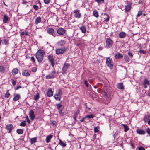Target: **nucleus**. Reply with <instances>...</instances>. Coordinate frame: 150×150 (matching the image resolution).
Masks as SVG:
<instances>
[{"label": "nucleus", "instance_id": "nucleus-1", "mask_svg": "<svg viewBox=\"0 0 150 150\" xmlns=\"http://www.w3.org/2000/svg\"><path fill=\"white\" fill-rule=\"evenodd\" d=\"M44 51L41 50H39L35 54L36 57L39 62H41L43 60Z\"/></svg>", "mask_w": 150, "mask_h": 150}, {"label": "nucleus", "instance_id": "nucleus-2", "mask_svg": "<svg viewBox=\"0 0 150 150\" xmlns=\"http://www.w3.org/2000/svg\"><path fill=\"white\" fill-rule=\"evenodd\" d=\"M106 64L107 67L112 69L113 67V62L112 59L110 57L106 58Z\"/></svg>", "mask_w": 150, "mask_h": 150}, {"label": "nucleus", "instance_id": "nucleus-3", "mask_svg": "<svg viewBox=\"0 0 150 150\" xmlns=\"http://www.w3.org/2000/svg\"><path fill=\"white\" fill-rule=\"evenodd\" d=\"M74 16L75 18L79 19L81 18V14L80 11L79 10H75L74 11Z\"/></svg>", "mask_w": 150, "mask_h": 150}, {"label": "nucleus", "instance_id": "nucleus-4", "mask_svg": "<svg viewBox=\"0 0 150 150\" xmlns=\"http://www.w3.org/2000/svg\"><path fill=\"white\" fill-rule=\"evenodd\" d=\"M48 59L49 61L51 63V64L52 67H54L55 63L54 62V59L52 56L49 55L48 56Z\"/></svg>", "mask_w": 150, "mask_h": 150}, {"label": "nucleus", "instance_id": "nucleus-5", "mask_svg": "<svg viewBox=\"0 0 150 150\" xmlns=\"http://www.w3.org/2000/svg\"><path fill=\"white\" fill-rule=\"evenodd\" d=\"M112 41L110 39V38H108L106 40V47H111L112 46Z\"/></svg>", "mask_w": 150, "mask_h": 150}, {"label": "nucleus", "instance_id": "nucleus-6", "mask_svg": "<svg viewBox=\"0 0 150 150\" xmlns=\"http://www.w3.org/2000/svg\"><path fill=\"white\" fill-rule=\"evenodd\" d=\"M56 71L54 69L52 72L51 74H48L45 76L47 79H50L52 78H54L55 77V74H56Z\"/></svg>", "mask_w": 150, "mask_h": 150}, {"label": "nucleus", "instance_id": "nucleus-7", "mask_svg": "<svg viewBox=\"0 0 150 150\" xmlns=\"http://www.w3.org/2000/svg\"><path fill=\"white\" fill-rule=\"evenodd\" d=\"M143 120L145 123H147L149 125H150V116L147 115L144 116L143 118Z\"/></svg>", "mask_w": 150, "mask_h": 150}, {"label": "nucleus", "instance_id": "nucleus-8", "mask_svg": "<svg viewBox=\"0 0 150 150\" xmlns=\"http://www.w3.org/2000/svg\"><path fill=\"white\" fill-rule=\"evenodd\" d=\"M132 3H128L127 5L125 6V10L126 12H128L130 11L131 9Z\"/></svg>", "mask_w": 150, "mask_h": 150}, {"label": "nucleus", "instance_id": "nucleus-9", "mask_svg": "<svg viewBox=\"0 0 150 150\" xmlns=\"http://www.w3.org/2000/svg\"><path fill=\"white\" fill-rule=\"evenodd\" d=\"M66 30L63 28H60L57 30V33L59 35H63L65 34Z\"/></svg>", "mask_w": 150, "mask_h": 150}, {"label": "nucleus", "instance_id": "nucleus-10", "mask_svg": "<svg viewBox=\"0 0 150 150\" xmlns=\"http://www.w3.org/2000/svg\"><path fill=\"white\" fill-rule=\"evenodd\" d=\"M29 115L30 117L31 120L32 121H33L35 118V115L34 113V112L32 110L30 111L29 113Z\"/></svg>", "mask_w": 150, "mask_h": 150}, {"label": "nucleus", "instance_id": "nucleus-11", "mask_svg": "<svg viewBox=\"0 0 150 150\" xmlns=\"http://www.w3.org/2000/svg\"><path fill=\"white\" fill-rule=\"evenodd\" d=\"M13 127V126L12 124H8L6 127V128L7 130H8V132L9 133L11 132Z\"/></svg>", "mask_w": 150, "mask_h": 150}, {"label": "nucleus", "instance_id": "nucleus-12", "mask_svg": "<svg viewBox=\"0 0 150 150\" xmlns=\"http://www.w3.org/2000/svg\"><path fill=\"white\" fill-rule=\"evenodd\" d=\"M65 51V50L64 49L58 48L56 50V53L57 54H61L63 53Z\"/></svg>", "mask_w": 150, "mask_h": 150}, {"label": "nucleus", "instance_id": "nucleus-13", "mask_svg": "<svg viewBox=\"0 0 150 150\" xmlns=\"http://www.w3.org/2000/svg\"><path fill=\"white\" fill-rule=\"evenodd\" d=\"M68 64H64L63 67L61 72L63 74H65L66 73V71L68 69Z\"/></svg>", "mask_w": 150, "mask_h": 150}, {"label": "nucleus", "instance_id": "nucleus-14", "mask_svg": "<svg viewBox=\"0 0 150 150\" xmlns=\"http://www.w3.org/2000/svg\"><path fill=\"white\" fill-rule=\"evenodd\" d=\"M31 71L28 70H24L23 71L22 74L25 76H29L30 74Z\"/></svg>", "mask_w": 150, "mask_h": 150}, {"label": "nucleus", "instance_id": "nucleus-15", "mask_svg": "<svg viewBox=\"0 0 150 150\" xmlns=\"http://www.w3.org/2000/svg\"><path fill=\"white\" fill-rule=\"evenodd\" d=\"M150 83L148 80L146 79H145L143 83V85L144 87L145 88H146L147 87V86L149 85Z\"/></svg>", "mask_w": 150, "mask_h": 150}, {"label": "nucleus", "instance_id": "nucleus-16", "mask_svg": "<svg viewBox=\"0 0 150 150\" xmlns=\"http://www.w3.org/2000/svg\"><path fill=\"white\" fill-rule=\"evenodd\" d=\"M53 92L52 91L51 88H48V91L47 93V96L49 97H50L53 95Z\"/></svg>", "mask_w": 150, "mask_h": 150}, {"label": "nucleus", "instance_id": "nucleus-17", "mask_svg": "<svg viewBox=\"0 0 150 150\" xmlns=\"http://www.w3.org/2000/svg\"><path fill=\"white\" fill-rule=\"evenodd\" d=\"M136 132L139 135H144L146 133L145 130L142 129H138L137 130Z\"/></svg>", "mask_w": 150, "mask_h": 150}, {"label": "nucleus", "instance_id": "nucleus-18", "mask_svg": "<svg viewBox=\"0 0 150 150\" xmlns=\"http://www.w3.org/2000/svg\"><path fill=\"white\" fill-rule=\"evenodd\" d=\"M54 32V30L52 28H48L47 30V32L48 33L50 34H53Z\"/></svg>", "mask_w": 150, "mask_h": 150}, {"label": "nucleus", "instance_id": "nucleus-19", "mask_svg": "<svg viewBox=\"0 0 150 150\" xmlns=\"http://www.w3.org/2000/svg\"><path fill=\"white\" fill-rule=\"evenodd\" d=\"M99 92L103 94L104 97H108V94L106 90H100V91Z\"/></svg>", "mask_w": 150, "mask_h": 150}, {"label": "nucleus", "instance_id": "nucleus-20", "mask_svg": "<svg viewBox=\"0 0 150 150\" xmlns=\"http://www.w3.org/2000/svg\"><path fill=\"white\" fill-rule=\"evenodd\" d=\"M115 57L116 59H120L123 57V55L122 54L118 53L115 55Z\"/></svg>", "mask_w": 150, "mask_h": 150}, {"label": "nucleus", "instance_id": "nucleus-21", "mask_svg": "<svg viewBox=\"0 0 150 150\" xmlns=\"http://www.w3.org/2000/svg\"><path fill=\"white\" fill-rule=\"evenodd\" d=\"M79 29L83 33H84L86 32V26L83 25L79 28Z\"/></svg>", "mask_w": 150, "mask_h": 150}, {"label": "nucleus", "instance_id": "nucleus-22", "mask_svg": "<svg viewBox=\"0 0 150 150\" xmlns=\"http://www.w3.org/2000/svg\"><path fill=\"white\" fill-rule=\"evenodd\" d=\"M41 18L40 16L38 17L35 20V23L36 24L40 23L41 21Z\"/></svg>", "mask_w": 150, "mask_h": 150}, {"label": "nucleus", "instance_id": "nucleus-23", "mask_svg": "<svg viewBox=\"0 0 150 150\" xmlns=\"http://www.w3.org/2000/svg\"><path fill=\"white\" fill-rule=\"evenodd\" d=\"M117 87L120 89H124V87L123 86V83L122 82L118 83L117 85Z\"/></svg>", "mask_w": 150, "mask_h": 150}, {"label": "nucleus", "instance_id": "nucleus-24", "mask_svg": "<svg viewBox=\"0 0 150 150\" xmlns=\"http://www.w3.org/2000/svg\"><path fill=\"white\" fill-rule=\"evenodd\" d=\"M8 21V18L6 15L5 14L4 15L3 21L4 23H7Z\"/></svg>", "mask_w": 150, "mask_h": 150}, {"label": "nucleus", "instance_id": "nucleus-25", "mask_svg": "<svg viewBox=\"0 0 150 150\" xmlns=\"http://www.w3.org/2000/svg\"><path fill=\"white\" fill-rule=\"evenodd\" d=\"M53 136L51 134L48 135L46 139V141L47 143L49 142L51 140V139L52 137Z\"/></svg>", "mask_w": 150, "mask_h": 150}, {"label": "nucleus", "instance_id": "nucleus-26", "mask_svg": "<svg viewBox=\"0 0 150 150\" xmlns=\"http://www.w3.org/2000/svg\"><path fill=\"white\" fill-rule=\"evenodd\" d=\"M20 98V96L19 94L16 95L13 98V100L14 101H17Z\"/></svg>", "mask_w": 150, "mask_h": 150}, {"label": "nucleus", "instance_id": "nucleus-27", "mask_svg": "<svg viewBox=\"0 0 150 150\" xmlns=\"http://www.w3.org/2000/svg\"><path fill=\"white\" fill-rule=\"evenodd\" d=\"M93 16L96 17L98 18L99 16L98 13V11L96 10H95L93 11Z\"/></svg>", "mask_w": 150, "mask_h": 150}, {"label": "nucleus", "instance_id": "nucleus-28", "mask_svg": "<svg viewBox=\"0 0 150 150\" xmlns=\"http://www.w3.org/2000/svg\"><path fill=\"white\" fill-rule=\"evenodd\" d=\"M122 125L124 127L125 132H126L129 129V128L127 125L122 124Z\"/></svg>", "mask_w": 150, "mask_h": 150}, {"label": "nucleus", "instance_id": "nucleus-29", "mask_svg": "<svg viewBox=\"0 0 150 150\" xmlns=\"http://www.w3.org/2000/svg\"><path fill=\"white\" fill-rule=\"evenodd\" d=\"M18 69L15 68L13 69L12 71V74L13 75H15L18 74Z\"/></svg>", "mask_w": 150, "mask_h": 150}, {"label": "nucleus", "instance_id": "nucleus-30", "mask_svg": "<svg viewBox=\"0 0 150 150\" xmlns=\"http://www.w3.org/2000/svg\"><path fill=\"white\" fill-rule=\"evenodd\" d=\"M28 34V32L26 31H23L21 32L20 33V35L21 37H22L23 36H26Z\"/></svg>", "mask_w": 150, "mask_h": 150}, {"label": "nucleus", "instance_id": "nucleus-31", "mask_svg": "<svg viewBox=\"0 0 150 150\" xmlns=\"http://www.w3.org/2000/svg\"><path fill=\"white\" fill-rule=\"evenodd\" d=\"M126 34L125 32H122L119 33V36L120 38H124Z\"/></svg>", "mask_w": 150, "mask_h": 150}, {"label": "nucleus", "instance_id": "nucleus-32", "mask_svg": "<svg viewBox=\"0 0 150 150\" xmlns=\"http://www.w3.org/2000/svg\"><path fill=\"white\" fill-rule=\"evenodd\" d=\"M59 144L62 147H65L66 146V143L65 142H63L61 140H59Z\"/></svg>", "mask_w": 150, "mask_h": 150}, {"label": "nucleus", "instance_id": "nucleus-33", "mask_svg": "<svg viewBox=\"0 0 150 150\" xmlns=\"http://www.w3.org/2000/svg\"><path fill=\"white\" fill-rule=\"evenodd\" d=\"M58 43L59 45L62 46L65 44V42L64 40H62L61 41H59Z\"/></svg>", "mask_w": 150, "mask_h": 150}, {"label": "nucleus", "instance_id": "nucleus-34", "mask_svg": "<svg viewBox=\"0 0 150 150\" xmlns=\"http://www.w3.org/2000/svg\"><path fill=\"white\" fill-rule=\"evenodd\" d=\"M40 98V96L39 93H37L34 96L33 99L35 101L38 100Z\"/></svg>", "mask_w": 150, "mask_h": 150}, {"label": "nucleus", "instance_id": "nucleus-35", "mask_svg": "<svg viewBox=\"0 0 150 150\" xmlns=\"http://www.w3.org/2000/svg\"><path fill=\"white\" fill-rule=\"evenodd\" d=\"M37 138L34 137L30 139V142L31 144H33L36 142Z\"/></svg>", "mask_w": 150, "mask_h": 150}, {"label": "nucleus", "instance_id": "nucleus-36", "mask_svg": "<svg viewBox=\"0 0 150 150\" xmlns=\"http://www.w3.org/2000/svg\"><path fill=\"white\" fill-rule=\"evenodd\" d=\"M5 69L2 66H0V72L3 74L4 73Z\"/></svg>", "mask_w": 150, "mask_h": 150}, {"label": "nucleus", "instance_id": "nucleus-37", "mask_svg": "<svg viewBox=\"0 0 150 150\" xmlns=\"http://www.w3.org/2000/svg\"><path fill=\"white\" fill-rule=\"evenodd\" d=\"M104 15L106 17V18H104L105 21L106 22H108L109 21V15L107 14L106 13H104Z\"/></svg>", "mask_w": 150, "mask_h": 150}, {"label": "nucleus", "instance_id": "nucleus-38", "mask_svg": "<svg viewBox=\"0 0 150 150\" xmlns=\"http://www.w3.org/2000/svg\"><path fill=\"white\" fill-rule=\"evenodd\" d=\"M26 125V121H22L20 124L21 126L25 127Z\"/></svg>", "mask_w": 150, "mask_h": 150}, {"label": "nucleus", "instance_id": "nucleus-39", "mask_svg": "<svg viewBox=\"0 0 150 150\" xmlns=\"http://www.w3.org/2000/svg\"><path fill=\"white\" fill-rule=\"evenodd\" d=\"M16 132L19 134H21L23 132V130L21 129H18L16 130Z\"/></svg>", "mask_w": 150, "mask_h": 150}, {"label": "nucleus", "instance_id": "nucleus-40", "mask_svg": "<svg viewBox=\"0 0 150 150\" xmlns=\"http://www.w3.org/2000/svg\"><path fill=\"white\" fill-rule=\"evenodd\" d=\"M124 58L126 62L127 63L129 61V59L127 55H125L124 56Z\"/></svg>", "mask_w": 150, "mask_h": 150}, {"label": "nucleus", "instance_id": "nucleus-41", "mask_svg": "<svg viewBox=\"0 0 150 150\" xmlns=\"http://www.w3.org/2000/svg\"><path fill=\"white\" fill-rule=\"evenodd\" d=\"M94 116L93 114H91L90 115H87L85 116L86 118H88L89 119L93 118L94 117Z\"/></svg>", "mask_w": 150, "mask_h": 150}, {"label": "nucleus", "instance_id": "nucleus-42", "mask_svg": "<svg viewBox=\"0 0 150 150\" xmlns=\"http://www.w3.org/2000/svg\"><path fill=\"white\" fill-rule=\"evenodd\" d=\"M4 43L6 45H8L9 44V40L7 39H4L3 40Z\"/></svg>", "mask_w": 150, "mask_h": 150}, {"label": "nucleus", "instance_id": "nucleus-43", "mask_svg": "<svg viewBox=\"0 0 150 150\" xmlns=\"http://www.w3.org/2000/svg\"><path fill=\"white\" fill-rule=\"evenodd\" d=\"M10 95V94L9 92V90H7V92L4 95V97L6 98H8Z\"/></svg>", "mask_w": 150, "mask_h": 150}, {"label": "nucleus", "instance_id": "nucleus-44", "mask_svg": "<svg viewBox=\"0 0 150 150\" xmlns=\"http://www.w3.org/2000/svg\"><path fill=\"white\" fill-rule=\"evenodd\" d=\"M57 106V108L58 110H60L62 106V105L61 104V103L56 104Z\"/></svg>", "mask_w": 150, "mask_h": 150}, {"label": "nucleus", "instance_id": "nucleus-45", "mask_svg": "<svg viewBox=\"0 0 150 150\" xmlns=\"http://www.w3.org/2000/svg\"><path fill=\"white\" fill-rule=\"evenodd\" d=\"M98 4H102L104 2V0H95Z\"/></svg>", "mask_w": 150, "mask_h": 150}, {"label": "nucleus", "instance_id": "nucleus-46", "mask_svg": "<svg viewBox=\"0 0 150 150\" xmlns=\"http://www.w3.org/2000/svg\"><path fill=\"white\" fill-rule=\"evenodd\" d=\"M84 83L87 87H89V84L87 80H84Z\"/></svg>", "mask_w": 150, "mask_h": 150}, {"label": "nucleus", "instance_id": "nucleus-47", "mask_svg": "<svg viewBox=\"0 0 150 150\" xmlns=\"http://www.w3.org/2000/svg\"><path fill=\"white\" fill-rule=\"evenodd\" d=\"M148 134L150 137V129L149 127H147L146 130Z\"/></svg>", "mask_w": 150, "mask_h": 150}, {"label": "nucleus", "instance_id": "nucleus-48", "mask_svg": "<svg viewBox=\"0 0 150 150\" xmlns=\"http://www.w3.org/2000/svg\"><path fill=\"white\" fill-rule=\"evenodd\" d=\"M33 7V8L36 11H37L38 9V6L36 5H34Z\"/></svg>", "mask_w": 150, "mask_h": 150}, {"label": "nucleus", "instance_id": "nucleus-49", "mask_svg": "<svg viewBox=\"0 0 150 150\" xmlns=\"http://www.w3.org/2000/svg\"><path fill=\"white\" fill-rule=\"evenodd\" d=\"M142 11H139L138 12V13L137 15V17H139L140 16H141L142 15Z\"/></svg>", "mask_w": 150, "mask_h": 150}, {"label": "nucleus", "instance_id": "nucleus-50", "mask_svg": "<svg viewBox=\"0 0 150 150\" xmlns=\"http://www.w3.org/2000/svg\"><path fill=\"white\" fill-rule=\"evenodd\" d=\"M59 110V113L60 115L62 116H63L64 115V112H63V110L62 109H60Z\"/></svg>", "mask_w": 150, "mask_h": 150}, {"label": "nucleus", "instance_id": "nucleus-51", "mask_svg": "<svg viewBox=\"0 0 150 150\" xmlns=\"http://www.w3.org/2000/svg\"><path fill=\"white\" fill-rule=\"evenodd\" d=\"M37 70V68L36 67H33L32 69V71L33 72H35Z\"/></svg>", "mask_w": 150, "mask_h": 150}, {"label": "nucleus", "instance_id": "nucleus-52", "mask_svg": "<svg viewBox=\"0 0 150 150\" xmlns=\"http://www.w3.org/2000/svg\"><path fill=\"white\" fill-rule=\"evenodd\" d=\"M11 80L12 81V83L13 85V86H15L16 84V81L13 79H11Z\"/></svg>", "mask_w": 150, "mask_h": 150}, {"label": "nucleus", "instance_id": "nucleus-53", "mask_svg": "<svg viewBox=\"0 0 150 150\" xmlns=\"http://www.w3.org/2000/svg\"><path fill=\"white\" fill-rule=\"evenodd\" d=\"M62 92L61 89H59L58 91V94L57 95H62Z\"/></svg>", "mask_w": 150, "mask_h": 150}, {"label": "nucleus", "instance_id": "nucleus-54", "mask_svg": "<svg viewBox=\"0 0 150 150\" xmlns=\"http://www.w3.org/2000/svg\"><path fill=\"white\" fill-rule=\"evenodd\" d=\"M99 130L97 127H95L94 128V131L95 133L98 132Z\"/></svg>", "mask_w": 150, "mask_h": 150}, {"label": "nucleus", "instance_id": "nucleus-55", "mask_svg": "<svg viewBox=\"0 0 150 150\" xmlns=\"http://www.w3.org/2000/svg\"><path fill=\"white\" fill-rule=\"evenodd\" d=\"M54 97L56 99V100L58 99V95L56 94L54 96Z\"/></svg>", "mask_w": 150, "mask_h": 150}, {"label": "nucleus", "instance_id": "nucleus-56", "mask_svg": "<svg viewBox=\"0 0 150 150\" xmlns=\"http://www.w3.org/2000/svg\"><path fill=\"white\" fill-rule=\"evenodd\" d=\"M50 0H44V2L45 4H48L49 3Z\"/></svg>", "mask_w": 150, "mask_h": 150}, {"label": "nucleus", "instance_id": "nucleus-57", "mask_svg": "<svg viewBox=\"0 0 150 150\" xmlns=\"http://www.w3.org/2000/svg\"><path fill=\"white\" fill-rule=\"evenodd\" d=\"M79 111H78V110L77 111L75 112L74 115V116H77V115H78V114H79Z\"/></svg>", "mask_w": 150, "mask_h": 150}, {"label": "nucleus", "instance_id": "nucleus-58", "mask_svg": "<svg viewBox=\"0 0 150 150\" xmlns=\"http://www.w3.org/2000/svg\"><path fill=\"white\" fill-rule=\"evenodd\" d=\"M128 55L130 56V57L131 58L133 57V54H132V53L131 52H128Z\"/></svg>", "mask_w": 150, "mask_h": 150}, {"label": "nucleus", "instance_id": "nucleus-59", "mask_svg": "<svg viewBox=\"0 0 150 150\" xmlns=\"http://www.w3.org/2000/svg\"><path fill=\"white\" fill-rule=\"evenodd\" d=\"M138 149L139 150H145V148L142 146H140L139 147Z\"/></svg>", "mask_w": 150, "mask_h": 150}, {"label": "nucleus", "instance_id": "nucleus-60", "mask_svg": "<svg viewBox=\"0 0 150 150\" xmlns=\"http://www.w3.org/2000/svg\"><path fill=\"white\" fill-rule=\"evenodd\" d=\"M139 52L140 53L143 54H145L146 53L143 50H140Z\"/></svg>", "mask_w": 150, "mask_h": 150}, {"label": "nucleus", "instance_id": "nucleus-61", "mask_svg": "<svg viewBox=\"0 0 150 150\" xmlns=\"http://www.w3.org/2000/svg\"><path fill=\"white\" fill-rule=\"evenodd\" d=\"M26 119L27 120V122L29 124H30V120H29V118L28 117V116H26Z\"/></svg>", "mask_w": 150, "mask_h": 150}, {"label": "nucleus", "instance_id": "nucleus-62", "mask_svg": "<svg viewBox=\"0 0 150 150\" xmlns=\"http://www.w3.org/2000/svg\"><path fill=\"white\" fill-rule=\"evenodd\" d=\"M103 86V84L101 83H98V87H101Z\"/></svg>", "mask_w": 150, "mask_h": 150}, {"label": "nucleus", "instance_id": "nucleus-63", "mask_svg": "<svg viewBox=\"0 0 150 150\" xmlns=\"http://www.w3.org/2000/svg\"><path fill=\"white\" fill-rule=\"evenodd\" d=\"M86 117H85V116L84 117H83L82 119H81V120H80V121L81 122H84V120H85V118H86Z\"/></svg>", "mask_w": 150, "mask_h": 150}, {"label": "nucleus", "instance_id": "nucleus-64", "mask_svg": "<svg viewBox=\"0 0 150 150\" xmlns=\"http://www.w3.org/2000/svg\"><path fill=\"white\" fill-rule=\"evenodd\" d=\"M31 60H32L34 62H35V58H34V57H31Z\"/></svg>", "mask_w": 150, "mask_h": 150}]
</instances>
